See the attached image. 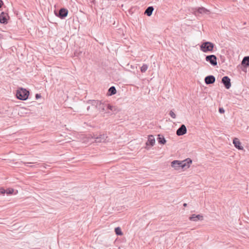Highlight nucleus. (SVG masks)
<instances>
[{"label":"nucleus","instance_id":"obj_20","mask_svg":"<svg viewBox=\"0 0 249 249\" xmlns=\"http://www.w3.org/2000/svg\"><path fill=\"white\" fill-rule=\"evenodd\" d=\"M115 233L118 235H122L123 234L120 227L116 228L115 229Z\"/></svg>","mask_w":249,"mask_h":249},{"label":"nucleus","instance_id":"obj_1","mask_svg":"<svg viewBox=\"0 0 249 249\" xmlns=\"http://www.w3.org/2000/svg\"><path fill=\"white\" fill-rule=\"evenodd\" d=\"M92 106L97 108L100 112L111 114V112H116L117 108L106 103H102L98 100H92L90 102Z\"/></svg>","mask_w":249,"mask_h":249},{"label":"nucleus","instance_id":"obj_29","mask_svg":"<svg viewBox=\"0 0 249 249\" xmlns=\"http://www.w3.org/2000/svg\"><path fill=\"white\" fill-rule=\"evenodd\" d=\"M30 163H32V162H27V163H25V165L27 164H30Z\"/></svg>","mask_w":249,"mask_h":249},{"label":"nucleus","instance_id":"obj_22","mask_svg":"<svg viewBox=\"0 0 249 249\" xmlns=\"http://www.w3.org/2000/svg\"><path fill=\"white\" fill-rule=\"evenodd\" d=\"M14 189L12 188H8L6 190V193L7 194H12L14 193Z\"/></svg>","mask_w":249,"mask_h":249},{"label":"nucleus","instance_id":"obj_15","mask_svg":"<svg viewBox=\"0 0 249 249\" xmlns=\"http://www.w3.org/2000/svg\"><path fill=\"white\" fill-rule=\"evenodd\" d=\"M154 10V9L153 7L149 6L146 9L144 14H146L147 16H150L152 15Z\"/></svg>","mask_w":249,"mask_h":249},{"label":"nucleus","instance_id":"obj_26","mask_svg":"<svg viewBox=\"0 0 249 249\" xmlns=\"http://www.w3.org/2000/svg\"><path fill=\"white\" fill-rule=\"evenodd\" d=\"M26 109L25 108H21L20 109L19 112L22 113L23 112H24L25 110H26Z\"/></svg>","mask_w":249,"mask_h":249},{"label":"nucleus","instance_id":"obj_21","mask_svg":"<svg viewBox=\"0 0 249 249\" xmlns=\"http://www.w3.org/2000/svg\"><path fill=\"white\" fill-rule=\"evenodd\" d=\"M147 66L145 64H143L141 68V71L142 72H144L147 70Z\"/></svg>","mask_w":249,"mask_h":249},{"label":"nucleus","instance_id":"obj_17","mask_svg":"<svg viewBox=\"0 0 249 249\" xmlns=\"http://www.w3.org/2000/svg\"><path fill=\"white\" fill-rule=\"evenodd\" d=\"M106 138V136L103 135V136L101 135L100 137L95 138V142H104L105 140V138Z\"/></svg>","mask_w":249,"mask_h":249},{"label":"nucleus","instance_id":"obj_5","mask_svg":"<svg viewBox=\"0 0 249 249\" xmlns=\"http://www.w3.org/2000/svg\"><path fill=\"white\" fill-rule=\"evenodd\" d=\"M206 61L210 63L213 66H216L217 64V58L214 55H210L206 57Z\"/></svg>","mask_w":249,"mask_h":249},{"label":"nucleus","instance_id":"obj_13","mask_svg":"<svg viewBox=\"0 0 249 249\" xmlns=\"http://www.w3.org/2000/svg\"><path fill=\"white\" fill-rule=\"evenodd\" d=\"M215 77L213 75L208 76L205 78V82L207 84H213L215 82Z\"/></svg>","mask_w":249,"mask_h":249},{"label":"nucleus","instance_id":"obj_25","mask_svg":"<svg viewBox=\"0 0 249 249\" xmlns=\"http://www.w3.org/2000/svg\"><path fill=\"white\" fill-rule=\"evenodd\" d=\"M41 95H40V94H36V99H38L40 98H41Z\"/></svg>","mask_w":249,"mask_h":249},{"label":"nucleus","instance_id":"obj_24","mask_svg":"<svg viewBox=\"0 0 249 249\" xmlns=\"http://www.w3.org/2000/svg\"><path fill=\"white\" fill-rule=\"evenodd\" d=\"M219 112L220 113H224L225 112V110L223 108H219Z\"/></svg>","mask_w":249,"mask_h":249},{"label":"nucleus","instance_id":"obj_27","mask_svg":"<svg viewBox=\"0 0 249 249\" xmlns=\"http://www.w3.org/2000/svg\"><path fill=\"white\" fill-rule=\"evenodd\" d=\"M0 192L2 194H4L6 193V190H5L4 189H1Z\"/></svg>","mask_w":249,"mask_h":249},{"label":"nucleus","instance_id":"obj_23","mask_svg":"<svg viewBox=\"0 0 249 249\" xmlns=\"http://www.w3.org/2000/svg\"><path fill=\"white\" fill-rule=\"evenodd\" d=\"M169 115H170V116L173 118V119H175L176 117V114L172 111V110H171L169 112Z\"/></svg>","mask_w":249,"mask_h":249},{"label":"nucleus","instance_id":"obj_12","mask_svg":"<svg viewBox=\"0 0 249 249\" xmlns=\"http://www.w3.org/2000/svg\"><path fill=\"white\" fill-rule=\"evenodd\" d=\"M155 142V138L153 135L149 136L146 143L147 147L148 146H153Z\"/></svg>","mask_w":249,"mask_h":249},{"label":"nucleus","instance_id":"obj_18","mask_svg":"<svg viewBox=\"0 0 249 249\" xmlns=\"http://www.w3.org/2000/svg\"><path fill=\"white\" fill-rule=\"evenodd\" d=\"M242 64L244 66H249V56H246L243 58Z\"/></svg>","mask_w":249,"mask_h":249},{"label":"nucleus","instance_id":"obj_10","mask_svg":"<svg viewBox=\"0 0 249 249\" xmlns=\"http://www.w3.org/2000/svg\"><path fill=\"white\" fill-rule=\"evenodd\" d=\"M157 136V139L160 144L163 145L166 144V140L163 135L159 134Z\"/></svg>","mask_w":249,"mask_h":249},{"label":"nucleus","instance_id":"obj_7","mask_svg":"<svg viewBox=\"0 0 249 249\" xmlns=\"http://www.w3.org/2000/svg\"><path fill=\"white\" fill-rule=\"evenodd\" d=\"M222 82L225 85L226 89H230L231 86V80L228 76H224L222 78Z\"/></svg>","mask_w":249,"mask_h":249},{"label":"nucleus","instance_id":"obj_9","mask_svg":"<svg viewBox=\"0 0 249 249\" xmlns=\"http://www.w3.org/2000/svg\"><path fill=\"white\" fill-rule=\"evenodd\" d=\"M233 143L234 146L239 150H243V147L241 145V143L237 138H234L233 140Z\"/></svg>","mask_w":249,"mask_h":249},{"label":"nucleus","instance_id":"obj_8","mask_svg":"<svg viewBox=\"0 0 249 249\" xmlns=\"http://www.w3.org/2000/svg\"><path fill=\"white\" fill-rule=\"evenodd\" d=\"M8 17L7 14L2 12L0 15V22L3 24L7 23Z\"/></svg>","mask_w":249,"mask_h":249},{"label":"nucleus","instance_id":"obj_19","mask_svg":"<svg viewBox=\"0 0 249 249\" xmlns=\"http://www.w3.org/2000/svg\"><path fill=\"white\" fill-rule=\"evenodd\" d=\"M108 93L109 95H112L116 93V90L114 86L111 87L108 89Z\"/></svg>","mask_w":249,"mask_h":249},{"label":"nucleus","instance_id":"obj_16","mask_svg":"<svg viewBox=\"0 0 249 249\" xmlns=\"http://www.w3.org/2000/svg\"><path fill=\"white\" fill-rule=\"evenodd\" d=\"M197 11L199 13L201 14H208L210 13L209 10L205 8L204 7H200L198 9Z\"/></svg>","mask_w":249,"mask_h":249},{"label":"nucleus","instance_id":"obj_2","mask_svg":"<svg viewBox=\"0 0 249 249\" xmlns=\"http://www.w3.org/2000/svg\"><path fill=\"white\" fill-rule=\"evenodd\" d=\"M192 162V160L189 158L183 160H175L171 162V166L174 170L179 171L189 168Z\"/></svg>","mask_w":249,"mask_h":249},{"label":"nucleus","instance_id":"obj_14","mask_svg":"<svg viewBox=\"0 0 249 249\" xmlns=\"http://www.w3.org/2000/svg\"><path fill=\"white\" fill-rule=\"evenodd\" d=\"M68 10L64 8H62L60 10L59 15V17L61 18H65L68 15Z\"/></svg>","mask_w":249,"mask_h":249},{"label":"nucleus","instance_id":"obj_4","mask_svg":"<svg viewBox=\"0 0 249 249\" xmlns=\"http://www.w3.org/2000/svg\"><path fill=\"white\" fill-rule=\"evenodd\" d=\"M29 92L26 89L21 88L17 90V97L21 100H26L29 96Z\"/></svg>","mask_w":249,"mask_h":249},{"label":"nucleus","instance_id":"obj_30","mask_svg":"<svg viewBox=\"0 0 249 249\" xmlns=\"http://www.w3.org/2000/svg\"><path fill=\"white\" fill-rule=\"evenodd\" d=\"M183 206H185H185H187V204H186V203H184V204H183Z\"/></svg>","mask_w":249,"mask_h":249},{"label":"nucleus","instance_id":"obj_3","mask_svg":"<svg viewBox=\"0 0 249 249\" xmlns=\"http://www.w3.org/2000/svg\"><path fill=\"white\" fill-rule=\"evenodd\" d=\"M214 48V44L211 42H205L201 44L200 49L204 53L212 52Z\"/></svg>","mask_w":249,"mask_h":249},{"label":"nucleus","instance_id":"obj_28","mask_svg":"<svg viewBox=\"0 0 249 249\" xmlns=\"http://www.w3.org/2000/svg\"><path fill=\"white\" fill-rule=\"evenodd\" d=\"M2 4H3V1L1 0H0V8L1 7Z\"/></svg>","mask_w":249,"mask_h":249},{"label":"nucleus","instance_id":"obj_6","mask_svg":"<svg viewBox=\"0 0 249 249\" xmlns=\"http://www.w3.org/2000/svg\"><path fill=\"white\" fill-rule=\"evenodd\" d=\"M187 132V129L184 124H182L181 126L177 130V135L178 136H182Z\"/></svg>","mask_w":249,"mask_h":249},{"label":"nucleus","instance_id":"obj_11","mask_svg":"<svg viewBox=\"0 0 249 249\" xmlns=\"http://www.w3.org/2000/svg\"><path fill=\"white\" fill-rule=\"evenodd\" d=\"M203 216L200 214H193L192 215L190 218L189 219L191 221H197L198 220H203Z\"/></svg>","mask_w":249,"mask_h":249}]
</instances>
